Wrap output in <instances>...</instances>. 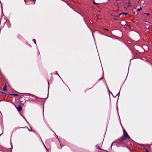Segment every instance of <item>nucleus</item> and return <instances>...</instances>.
<instances>
[{"label":"nucleus","instance_id":"1","mask_svg":"<svg viewBox=\"0 0 152 152\" xmlns=\"http://www.w3.org/2000/svg\"><path fill=\"white\" fill-rule=\"evenodd\" d=\"M130 137L129 136L126 131L123 129V135L121 137L117 140V141L120 144H122L126 145L129 148V147L127 144L128 142L131 140Z\"/></svg>","mask_w":152,"mask_h":152},{"label":"nucleus","instance_id":"2","mask_svg":"<svg viewBox=\"0 0 152 152\" xmlns=\"http://www.w3.org/2000/svg\"><path fill=\"white\" fill-rule=\"evenodd\" d=\"M15 106L18 111L20 112L22 110V107L20 105H18V106L16 105H15Z\"/></svg>","mask_w":152,"mask_h":152},{"label":"nucleus","instance_id":"3","mask_svg":"<svg viewBox=\"0 0 152 152\" xmlns=\"http://www.w3.org/2000/svg\"><path fill=\"white\" fill-rule=\"evenodd\" d=\"M127 13H126L124 12H122L119 15V16L120 17H122L124 15H128Z\"/></svg>","mask_w":152,"mask_h":152},{"label":"nucleus","instance_id":"4","mask_svg":"<svg viewBox=\"0 0 152 152\" xmlns=\"http://www.w3.org/2000/svg\"><path fill=\"white\" fill-rule=\"evenodd\" d=\"M3 90L5 91H7V86L6 84L5 85L4 88H3Z\"/></svg>","mask_w":152,"mask_h":152},{"label":"nucleus","instance_id":"5","mask_svg":"<svg viewBox=\"0 0 152 152\" xmlns=\"http://www.w3.org/2000/svg\"><path fill=\"white\" fill-rule=\"evenodd\" d=\"M96 147L98 149H99V150H101V149L100 148L99 145H96Z\"/></svg>","mask_w":152,"mask_h":152},{"label":"nucleus","instance_id":"6","mask_svg":"<svg viewBox=\"0 0 152 152\" xmlns=\"http://www.w3.org/2000/svg\"><path fill=\"white\" fill-rule=\"evenodd\" d=\"M10 94L12 96H18V94Z\"/></svg>","mask_w":152,"mask_h":152},{"label":"nucleus","instance_id":"7","mask_svg":"<svg viewBox=\"0 0 152 152\" xmlns=\"http://www.w3.org/2000/svg\"><path fill=\"white\" fill-rule=\"evenodd\" d=\"M93 3L96 5H98L99 4V3H96L94 0L93 1Z\"/></svg>","mask_w":152,"mask_h":152},{"label":"nucleus","instance_id":"8","mask_svg":"<svg viewBox=\"0 0 152 152\" xmlns=\"http://www.w3.org/2000/svg\"><path fill=\"white\" fill-rule=\"evenodd\" d=\"M141 10H142V8L141 7H140V9H138L137 10V11H140Z\"/></svg>","mask_w":152,"mask_h":152},{"label":"nucleus","instance_id":"9","mask_svg":"<svg viewBox=\"0 0 152 152\" xmlns=\"http://www.w3.org/2000/svg\"><path fill=\"white\" fill-rule=\"evenodd\" d=\"M33 40L35 44H36V40L35 39H33Z\"/></svg>","mask_w":152,"mask_h":152},{"label":"nucleus","instance_id":"10","mask_svg":"<svg viewBox=\"0 0 152 152\" xmlns=\"http://www.w3.org/2000/svg\"><path fill=\"white\" fill-rule=\"evenodd\" d=\"M145 150H146V152H149L148 150L146 148H145Z\"/></svg>","mask_w":152,"mask_h":152},{"label":"nucleus","instance_id":"11","mask_svg":"<svg viewBox=\"0 0 152 152\" xmlns=\"http://www.w3.org/2000/svg\"><path fill=\"white\" fill-rule=\"evenodd\" d=\"M103 29L104 30H105V31H109V30L108 29L105 28H104Z\"/></svg>","mask_w":152,"mask_h":152},{"label":"nucleus","instance_id":"12","mask_svg":"<svg viewBox=\"0 0 152 152\" xmlns=\"http://www.w3.org/2000/svg\"><path fill=\"white\" fill-rule=\"evenodd\" d=\"M24 128H27V129H28V130H29V131H30V130L28 128V127H25Z\"/></svg>","mask_w":152,"mask_h":152},{"label":"nucleus","instance_id":"13","mask_svg":"<svg viewBox=\"0 0 152 152\" xmlns=\"http://www.w3.org/2000/svg\"><path fill=\"white\" fill-rule=\"evenodd\" d=\"M24 1L25 2V3H26V0H24Z\"/></svg>","mask_w":152,"mask_h":152},{"label":"nucleus","instance_id":"14","mask_svg":"<svg viewBox=\"0 0 152 152\" xmlns=\"http://www.w3.org/2000/svg\"><path fill=\"white\" fill-rule=\"evenodd\" d=\"M113 144V142L112 143V146Z\"/></svg>","mask_w":152,"mask_h":152},{"label":"nucleus","instance_id":"15","mask_svg":"<svg viewBox=\"0 0 152 152\" xmlns=\"http://www.w3.org/2000/svg\"><path fill=\"white\" fill-rule=\"evenodd\" d=\"M1 100H0V102H1Z\"/></svg>","mask_w":152,"mask_h":152},{"label":"nucleus","instance_id":"16","mask_svg":"<svg viewBox=\"0 0 152 152\" xmlns=\"http://www.w3.org/2000/svg\"><path fill=\"white\" fill-rule=\"evenodd\" d=\"M86 92V90H85V92Z\"/></svg>","mask_w":152,"mask_h":152},{"label":"nucleus","instance_id":"17","mask_svg":"<svg viewBox=\"0 0 152 152\" xmlns=\"http://www.w3.org/2000/svg\"><path fill=\"white\" fill-rule=\"evenodd\" d=\"M34 0H33V1H34Z\"/></svg>","mask_w":152,"mask_h":152}]
</instances>
